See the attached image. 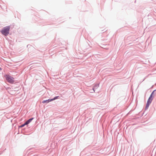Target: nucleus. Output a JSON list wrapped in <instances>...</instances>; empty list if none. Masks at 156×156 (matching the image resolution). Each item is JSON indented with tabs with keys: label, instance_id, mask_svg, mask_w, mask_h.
Masks as SVG:
<instances>
[{
	"label": "nucleus",
	"instance_id": "nucleus-4",
	"mask_svg": "<svg viewBox=\"0 0 156 156\" xmlns=\"http://www.w3.org/2000/svg\"><path fill=\"white\" fill-rule=\"evenodd\" d=\"M51 101H52L51 99H49L47 100L43 101H42V103H48Z\"/></svg>",
	"mask_w": 156,
	"mask_h": 156
},
{
	"label": "nucleus",
	"instance_id": "nucleus-11",
	"mask_svg": "<svg viewBox=\"0 0 156 156\" xmlns=\"http://www.w3.org/2000/svg\"><path fill=\"white\" fill-rule=\"evenodd\" d=\"M99 84H98V85H97V86L99 87Z\"/></svg>",
	"mask_w": 156,
	"mask_h": 156
},
{
	"label": "nucleus",
	"instance_id": "nucleus-1",
	"mask_svg": "<svg viewBox=\"0 0 156 156\" xmlns=\"http://www.w3.org/2000/svg\"><path fill=\"white\" fill-rule=\"evenodd\" d=\"M10 29V26H7L4 27L1 31V32L3 35L7 36L9 33Z\"/></svg>",
	"mask_w": 156,
	"mask_h": 156
},
{
	"label": "nucleus",
	"instance_id": "nucleus-2",
	"mask_svg": "<svg viewBox=\"0 0 156 156\" xmlns=\"http://www.w3.org/2000/svg\"><path fill=\"white\" fill-rule=\"evenodd\" d=\"M5 78L7 81L11 83H13L14 82V78L9 75H6L5 76Z\"/></svg>",
	"mask_w": 156,
	"mask_h": 156
},
{
	"label": "nucleus",
	"instance_id": "nucleus-6",
	"mask_svg": "<svg viewBox=\"0 0 156 156\" xmlns=\"http://www.w3.org/2000/svg\"><path fill=\"white\" fill-rule=\"evenodd\" d=\"M150 104L151 103H148V102H147V103H146V107H145V110H147L148 108V107H149Z\"/></svg>",
	"mask_w": 156,
	"mask_h": 156
},
{
	"label": "nucleus",
	"instance_id": "nucleus-9",
	"mask_svg": "<svg viewBox=\"0 0 156 156\" xmlns=\"http://www.w3.org/2000/svg\"><path fill=\"white\" fill-rule=\"evenodd\" d=\"M2 70V69L0 67V70Z\"/></svg>",
	"mask_w": 156,
	"mask_h": 156
},
{
	"label": "nucleus",
	"instance_id": "nucleus-10",
	"mask_svg": "<svg viewBox=\"0 0 156 156\" xmlns=\"http://www.w3.org/2000/svg\"><path fill=\"white\" fill-rule=\"evenodd\" d=\"M93 90L94 91V88H93Z\"/></svg>",
	"mask_w": 156,
	"mask_h": 156
},
{
	"label": "nucleus",
	"instance_id": "nucleus-3",
	"mask_svg": "<svg viewBox=\"0 0 156 156\" xmlns=\"http://www.w3.org/2000/svg\"><path fill=\"white\" fill-rule=\"evenodd\" d=\"M34 118H32L29 119L26 121L23 124L21 125L20 126V127L22 128L24 127L25 126L28 124L31 121L34 119Z\"/></svg>",
	"mask_w": 156,
	"mask_h": 156
},
{
	"label": "nucleus",
	"instance_id": "nucleus-7",
	"mask_svg": "<svg viewBox=\"0 0 156 156\" xmlns=\"http://www.w3.org/2000/svg\"><path fill=\"white\" fill-rule=\"evenodd\" d=\"M59 97V96H56L55 97L51 99V100L52 101H53L55 100L56 99L58 98Z\"/></svg>",
	"mask_w": 156,
	"mask_h": 156
},
{
	"label": "nucleus",
	"instance_id": "nucleus-5",
	"mask_svg": "<svg viewBox=\"0 0 156 156\" xmlns=\"http://www.w3.org/2000/svg\"><path fill=\"white\" fill-rule=\"evenodd\" d=\"M153 97H151L150 96L147 100V102L151 103L153 100Z\"/></svg>",
	"mask_w": 156,
	"mask_h": 156
},
{
	"label": "nucleus",
	"instance_id": "nucleus-8",
	"mask_svg": "<svg viewBox=\"0 0 156 156\" xmlns=\"http://www.w3.org/2000/svg\"><path fill=\"white\" fill-rule=\"evenodd\" d=\"M156 91V90H154L151 93V94L150 95V96L151 97H153V95L154 94V92L155 91Z\"/></svg>",
	"mask_w": 156,
	"mask_h": 156
}]
</instances>
